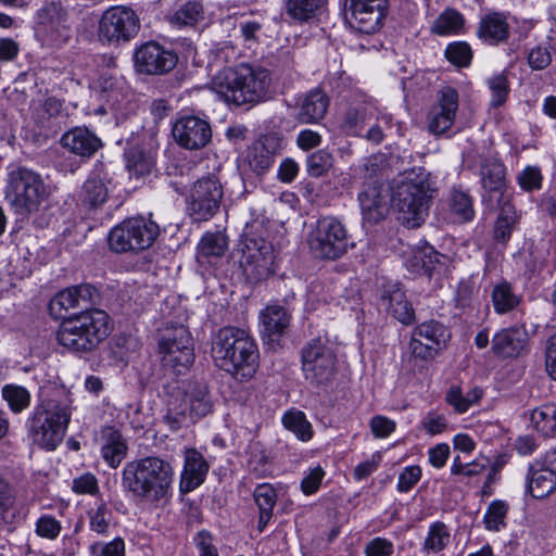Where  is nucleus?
<instances>
[{"instance_id":"69168bd1","label":"nucleus","mask_w":556,"mask_h":556,"mask_svg":"<svg viewBox=\"0 0 556 556\" xmlns=\"http://www.w3.org/2000/svg\"><path fill=\"white\" fill-rule=\"evenodd\" d=\"M421 478V468L417 465L407 466L399 476L397 490L402 493L410 491Z\"/></svg>"},{"instance_id":"864d4df0","label":"nucleus","mask_w":556,"mask_h":556,"mask_svg":"<svg viewBox=\"0 0 556 556\" xmlns=\"http://www.w3.org/2000/svg\"><path fill=\"white\" fill-rule=\"evenodd\" d=\"M444 55L455 66L467 67L472 60V50L466 41H455L446 46Z\"/></svg>"},{"instance_id":"f257e3e1","label":"nucleus","mask_w":556,"mask_h":556,"mask_svg":"<svg viewBox=\"0 0 556 556\" xmlns=\"http://www.w3.org/2000/svg\"><path fill=\"white\" fill-rule=\"evenodd\" d=\"M175 470L172 463L156 455L127 462L121 472V486L131 500L154 507L173 497Z\"/></svg>"},{"instance_id":"bf43d9fd","label":"nucleus","mask_w":556,"mask_h":556,"mask_svg":"<svg viewBox=\"0 0 556 556\" xmlns=\"http://www.w3.org/2000/svg\"><path fill=\"white\" fill-rule=\"evenodd\" d=\"M444 332L445 329L440 323L429 321L416 327L412 334L421 340H428L431 345L439 349Z\"/></svg>"},{"instance_id":"6ab92c4d","label":"nucleus","mask_w":556,"mask_h":556,"mask_svg":"<svg viewBox=\"0 0 556 556\" xmlns=\"http://www.w3.org/2000/svg\"><path fill=\"white\" fill-rule=\"evenodd\" d=\"M138 72L148 75H162L172 71L178 61L177 54L161 45L150 41L139 47L134 55Z\"/></svg>"},{"instance_id":"680f3d73","label":"nucleus","mask_w":556,"mask_h":556,"mask_svg":"<svg viewBox=\"0 0 556 556\" xmlns=\"http://www.w3.org/2000/svg\"><path fill=\"white\" fill-rule=\"evenodd\" d=\"M203 8L198 1L185 3L176 13L175 21L180 25H193L202 18Z\"/></svg>"},{"instance_id":"4468645a","label":"nucleus","mask_w":556,"mask_h":556,"mask_svg":"<svg viewBox=\"0 0 556 556\" xmlns=\"http://www.w3.org/2000/svg\"><path fill=\"white\" fill-rule=\"evenodd\" d=\"M139 29V16L129 7H111L103 12L99 21L100 39L112 45L130 41Z\"/></svg>"},{"instance_id":"052dcab7","label":"nucleus","mask_w":556,"mask_h":556,"mask_svg":"<svg viewBox=\"0 0 556 556\" xmlns=\"http://www.w3.org/2000/svg\"><path fill=\"white\" fill-rule=\"evenodd\" d=\"M91 556H125V542L122 538H114L110 542H94L89 546Z\"/></svg>"},{"instance_id":"e433bc0d","label":"nucleus","mask_w":556,"mask_h":556,"mask_svg":"<svg viewBox=\"0 0 556 556\" xmlns=\"http://www.w3.org/2000/svg\"><path fill=\"white\" fill-rule=\"evenodd\" d=\"M388 312L404 325H409L415 318L414 309L406 300L404 292L396 288L382 298Z\"/></svg>"},{"instance_id":"ddd939ff","label":"nucleus","mask_w":556,"mask_h":556,"mask_svg":"<svg viewBox=\"0 0 556 556\" xmlns=\"http://www.w3.org/2000/svg\"><path fill=\"white\" fill-rule=\"evenodd\" d=\"M239 265L250 282H260L275 273V251L264 238L248 237L242 241Z\"/></svg>"},{"instance_id":"c9c22d12","label":"nucleus","mask_w":556,"mask_h":556,"mask_svg":"<svg viewBox=\"0 0 556 556\" xmlns=\"http://www.w3.org/2000/svg\"><path fill=\"white\" fill-rule=\"evenodd\" d=\"M66 116L64 102L53 96L47 97L35 111L36 123L46 129L60 127Z\"/></svg>"},{"instance_id":"e2e57ef3","label":"nucleus","mask_w":556,"mask_h":556,"mask_svg":"<svg viewBox=\"0 0 556 556\" xmlns=\"http://www.w3.org/2000/svg\"><path fill=\"white\" fill-rule=\"evenodd\" d=\"M61 530V522L50 515H43L36 521L35 532L40 538L55 540Z\"/></svg>"},{"instance_id":"bb28decb","label":"nucleus","mask_w":556,"mask_h":556,"mask_svg":"<svg viewBox=\"0 0 556 556\" xmlns=\"http://www.w3.org/2000/svg\"><path fill=\"white\" fill-rule=\"evenodd\" d=\"M208 464L195 448L185 451L184 469L180 478V490L190 492L200 486L207 475Z\"/></svg>"},{"instance_id":"393cba45","label":"nucleus","mask_w":556,"mask_h":556,"mask_svg":"<svg viewBox=\"0 0 556 556\" xmlns=\"http://www.w3.org/2000/svg\"><path fill=\"white\" fill-rule=\"evenodd\" d=\"M279 151V139L273 135L264 136L249 147L247 162L255 174L262 175L273 166Z\"/></svg>"},{"instance_id":"774afa93","label":"nucleus","mask_w":556,"mask_h":556,"mask_svg":"<svg viewBox=\"0 0 556 556\" xmlns=\"http://www.w3.org/2000/svg\"><path fill=\"white\" fill-rule=\"evenodd\" d=\"M552 62V54L546 47H535L528 53V63L534 71L546 68Z\"/></svg>"},{"instance_id":"37998d69","label":"nucleus","mask_w":556,"mask_h":556,"mask_svg":"<svg viewBox=\"0 0 556 556\" xmlns=\"http://www.w3.org/2000/svg\"><path fill=\"white\" fill-rule=\"evenodd\" d=\"M530 421L542 435L553 437L556 433V404L547 403L534 408Z\"/></svg>"},{"instance_id":"aec40b11","label":"nucleus","mask_w":556,"mask_h":556,"mask_svg":"<svg viewBox=\"0 0 556 556\" xmlns=\"http://www.w3.org/2000/svg\"><path fill=\"white\" fill-rule=\"evenodd\" d=\"M457 110L458 92L456 89L450 86L442 88L427 116L429 131L435 136L447 132L454 125Z\"/></svg>"},{"instance_id":"a211bd4d","label":"nucleus","mask_w":556,"mask_h":556,"mask_svg":"<svg viewBox=\"0 0 556 556\" xmlns=\"http://www.w3.org/2000/svg\"><path fill=\"white\" fill-rule=\"evenodd\" d=\"M388 0H344L345 18L359 33L377 31L387 14Z\"/></svg>"},{"instance_id":"a19ab883","label":"nucleus","mask_w":556,"mask_h":556,"mask_svg":"<svg viewBox=\"0 0 556 556\" xmlns=\"http://www.w3.org/2000/svg\"><path fill=\"white\" fill-rule=\"evenodd\" d=\"M451 543V533L442 521H435L429 526L427 535L421 545V552L426 555L438 554Z\"/></svg>"},{"instance_id":"9b49d317","label":"nucleus","mask_w":556,"mask_h":556,"mask_svg":"<svg viewBox=\"0 0 556 556\" xmlns=\"http://www.w3.org/2000/svg\"><path fill=\"white\" fill-rule=\"evenodd\" d=\"M159 349L163 366L175 374H184L194 361L193 340L182 325L165 328Z\"/></svg>"},{"instance_id":"5fc2aeb1","label":"nucleus","mask_w":556,"mask_h":556,"mask_svg":"<svg viewBox=\"0 0 556 556\" xmlns=\"http://www.w3.org/2000/svg\"><path fill=\"white\" fill-rule=\"evenodd\" d=\"M333 157L326 150H318L307 156L306 169L311 177L319 178L332 167Z\"/></svg>"},{"instance_id":"f3484780","label":"nucleus","mask_w":556,"mask_h":556,"mask_svg":"<svg viewBox=\"0 0 556 556\" xmlns=\"http://www.w3.org/2000/svg\"><path fill=\"white\" fill-rule=\"evenodd\" d=\"M101 299L99 290L90 283H80L59 291L49 303L50 315L55 319L67 318L71 309H91Z\"/></svg>"},{"instance_id":"79ce46f5","label":"nucleus","mask_w":556,"mask_h":556,"mask_svg":"<svg viewBox=\"0 0 556 556\" xmlns=\"http://www.w3.org/2000/svg\"><path fill=\"white\" fill-rule=\"evenodd\" d=\"M465 18L455 9H445L431 25V33L439 36L458 35L463 31Z\"/></svg>"},{"instance_id":"a878e982","label":"nucleus","mask_w":556,"mask_h":556,"mask_svg":"<svg viewBox=\"0 0 556 556\" xmlns=\"http://www.w3.org/2000/svg\"><path fill=\"white\" fill-rule=\"evenodd\" d=\"M60 142L64 149L81 157H91L103 146L102 140L86 127L66 131Z\"/></svg>"},{"instance_id":"7ed1b4c3","label":"nucleus","mask_w":556,"mask_h":556,"mask_svg":"<svg viewBox=\"0 0 556 556\" xmlns=\"http://www.w3.org/2000/svg\"><path fill=\"white\" fill-rule=\"evenodd\" d=\"M211 352L216 366L239 379H250L256 370L258 349L243 329L220 328L213 338Z\"/></svg>"},{"instance_id":"20e7f679","label":"nucleus","mask_w":556,"mask_h":556,"mask_svg":"<svg viewBox=\"0 0 556 556\" xmlns=\"http://www.w3.org/2000/svg\"><path fill=\"white\" fill-rule=\"evenodd\" d=\"M435 179L424 167L392 188L391 201L396 219L408 228L419 227L428 216L429 204L435 192Z\"/></svg>"},{"instance_id":"c756f323","label":"nucleus","mask_w":556,"mask_h":556,"mask_svg":"<svg viewBox=\"0 0 556 556\" xmlns=\"http://www.w3.org/2000/svg\"><path fill=\"white\" fill-rule=\"evenodd\" d=\"M102 439L101 456L109 467L115 469L127 456V442L122 433L113 427H106L102 430Z\"/></svg>"},{"instance_id":"3c124183","label":"nucleus","mask_w":556,"mask_h":556,"mask_svg":"<svg viewBox=\"0 0 556 556\" xmlns=\"http://www.w3.org/2000/svg\"><path fill=\"white\" fill-rule=\"evenodd\" d=\"M2 397L8 402L13 413H21L30 404V393L26 388L16 384H7L2 389Z\"/></svg>"},{"instance_id":"a18cd8bd","label":"nucleus","mask_w":556,"mask_h":556,"mask_svg":"<svg viewBox=\"0 0 556 556\" xmlns=\"http://www.w3.org/2000/svg\"><path fill=\"white\" fill-rule=\"evenodd\" d=\"M326 0H287V14L295 21L306 22L324 8Z\"/></svg>"},{"instance_id":"338daca9","label":"nucleus","mask_w":556,"mask_h":556,"mask_svg":"<svg viewBox=\"0 0 556 556\" xmlns=\"http://www.w3.org/2000/svg\"><path fill=\"white\" fill-rule=\"evenodd\" d=\"M393 552V543L379 536L370 540L364 548L365 556H392Z\"/></svg>"},{"instance_id":"8fccbe9b","label":"nucleus","mask_w":556,"mask_h":556,"mask_svg":"<svg viewBox=\"0 0 556 556\" xmlns=\"http://www.w3.org/2000/svg\"><path fill=\"white\" fill-rule=\"evenodd\" d=\"M285 427L291 430L300 440L308 441L313 437V428L303 412H288L282 418Z\"/></svg>"},{"instance_id":"c85d7f7f","label":"nucleus","mask_w":556,"mask_h":556,"mask_svg":"<svg viewBox=\"0 0 556 556\" xmlns=\"http://www.w3.org/2000/svg\"><path fill=\"white\" fill-rule=\"evenodd\" d=\"M477 35L490 45H498L509 37L507 16L501 12L485 14L478 26Z\"/></svg>"},{"instance_id":"39448f33","label":"nucleus","mask_w":556,"mask_h":556,"mask_svg":"<svg viewBox=\"0 0 556 556\" xmlns=\"http://www.w3.org/2000/svg\"><path fill=\"white\" fill-rule=\"evenodd\" d=\"M52 188L42 176L26 166H11L8 172L4 198L14 212L30 217L48 207Z\"/></svg>"},{"instance_id":"6e6552de","label":"nucleus","mask_w":556,"mask_h":556,"mask_svg":"<svg viewBox=\"0 0 556 556\" xmlns=\"http://www.w3.org/2000/svg\"><path fill=\"white\" fill-rule=\"evenodd\" d=\"M71 417L72 409L66 401L42 402L36 405L28 420V433L41 448L53 451L62 443Z\"/></svg>"},{"instance_id":"9d476101","label":"nucleus","mask_w":556,"mask_h":556,"mask_svg":"<svg viewBox=\"0 0 556 556\" xmlns=\"http://www.w3.org/2000/svg\"><path fill=\"white\" fill-rule=\"evenodd\" d=\"M160 235L159 225L142 216L127 218L109 232V248L115 253L148 250Z\"/></svg>"},{"instance_id":"58836bf2","label":"nucleus","mask_w":556,"mask_h":556,"mask_svg":"<svg viewBox=\"0 0 556 556\" xmlns=\"http://www.w3.org/2000/svg\"><path fill=\"white\" fill-rule=\"evenodd\" d=\"M371 112L368 105L364 103L351 104L341 122V129L349 136H358L364 129Z\"/></svg>"},{"instance_id":"f03ea898","label":"nucleus","mask_w":556,"mask_h":556,"mask_svg":"<svg viewBox=\"0 0 556 556\" xmlns=\"http://www.w3.org/2000/svg\"><path fill=\"white\" fill-rule=\"evenodd\" d=\"M270 72L247 63L219 71L211 81V89L236 106L254 105L269 98Z\"/></svg>"},{"instance_id":"423d86ee","label":"nucleus","mask_w":556,"mask_h":556,"mask_svg":"<svg viewBox=\"0 0 556 556\" xmlns=\"http://www.w3.org/2000/svg\"><path fill=\"white\" fill-rule=\"evenodd\" d=\"M111 332L110 316L91 308L64 318L56 331L58 342L75 353L94 351Z\"/></svg>"},{"instance_id":"0eeeda50","label":"nucleus","mask_w":556,"mask_h":556,"mask_svg":"<svg viewBox=\"0 0 556 556\" xmlns=\"http://www.w3.org/2000/svg\"><path fill=\"white\" fill-rule=\"evenodd\" d=\"M213 410L207 386L200 381H184L168 402L165 422L173 431L193 425Z\"/></svg>"},{"instance_id":"7c9ffc66","label":"nucleus","mask_w":556,"mask_h":556,"mask_svg":"<svg viewBox=\"0 0 556 556\" xmlns=\"http://www.w3.org/2000/svg\"><path fill=\"white\" fill-rule=\"evenodd\" d=\"M483 189L497 200L510 198L506 193L505 166L497 160H485L480 168Z\"/></svg>"},{"instance_id":"5701e85b","label":"nucleus","mask_w":556,"mask_h":556,"mask_svg":"<svg viewBox=\"0 0 556 556\" xmlns=\"http://www.w3.org/2000/svg\"><path fill=\"white\" fill-rule=\"evenodd\" d=\"M528 489L535 498H545L556 490V450L545 453L529 469Z\"/></svg>"},{"instance_id":"f704fd0d","label":"nucleus","mask_w":556,"mask_h":556,"mask_svg":"<svg viewBox=\"0 0 556 556\" xmlns=\"http://www.w3.org/2000/svg\"><path fill=\"white\" fill-rule=\"evenodd\" d=\"M496 201L500 213L494 224L493 238L496 242L505 244L510 239L511 232L519 220V216L510 198Z\"/></svg>"},{"instance_id":"4c0bfd02","label":"nucleus","mask_w":556,"mask_h":556,"mask_svg":"<svg viewBox=\"0 0 556 556\" xmlns=\"http://www.w3.org/2000/svg\"><path fill=\"white\" fill-rule=\"evenodd\" d=\"M439 262L438 252L430 245L415 248L406 260L407 268L418 275H430Z\"/></svg>"},{"instance_id":"6e6d98bb","label":"nucleus","mask_w":556,"mask_h":556,"mask_svg":"<svg viewBox=\"0 0 556 556\" xmlns=\"http://www.w3.org/2000/svg\"><path fill=\"white\" fill-rule=\"evenodd\" d=\"M112 519V511L101 500L94 510L89 511V528L97 534H106Z\"/></svg>"},{"instance_id":"f8f14e48","label":"nucleus","mask_w":556,"mask_h":556,"mask_svg":"<svg viewBox=\"0 0 556 556\" xmlns=\"http://www.w3.org/2000/svg\"><path fill=\"white\" fill-rule=\"evenodd\" d=\"M36 36L41 45L60 50L73 40V29L67 23L66 10L56 2H50L37 12Z\"/></svg>"},{"instance_id":"4be33fe9","label":"nucleus","mask_w":556,"mask_h":556,"mask_svg":"<svg viewBox=\"0 0 556 556\" xmlns=\"http://www.w3.org/2000/svg\"><path fill=\"white\" fill-rule=\"evenodd\" d=\"M173 136L180 147L198 150L210 142L212 130L206 121L197 116H184L174 124Z\"/></svg>"},{"instance_id":"72a5a7b5","label":"nucleus","mask_w":556,"mask_h":556,"mask_svg":"<svg viewBox=\"0 0 556 556\" xmlns=\"http://www.w3.org/2000/svg\"><path fill=\"white\" fill-rule=\"evenodd\" d=\"M228 248V239L222 231L206 232L197 248V260L200 264H213L224 256Z\"/></svg>"},{"instance_id":"412c9836","label":"nucleus","mask_w":556,"mask_h":556,"mask_svg":"<svg viewBox=\"0 0 556 556\" xmlns=\"http://www.w3.org/2000/svg\"><path fill=\"white\" fill-rule=\"evenodd\" d=\"M93 92L102 102L100 111L105 112L104 105L112 111L122 110L128 101L130 88L121 75L111 72H103L93 83Z\"/></svg>"},{"instance_id":"603ef678","label":"nucleus","mask_w":556,"mask_h":556,"mask_svg":"<svg viewBox=\"0 0 556 556\" xmlns=\"http://www.w3.org/2000/svg\"><path fill=\"white\" fill-rule=\"evenodd\" d=\"M507 513L508 505L506 502L501 500L493 501L488 506L483 517L485 528L491 531H500L505 526Z\"/></svg>"},{"instance_id":"2eb2a0df","label":"nucleus","mask_w":556,"mask_h":556,"mask_svg":"<svg viewBox=\"0 0 556 556\" xmlns=\"http://www.w3.org/2000/svg\"><path fill=\"white\" fill-rule=\"evenodd\" d=\"M337 357L320 339H313L302 350V369L305 379L314 384L329 383L336 374Z\"/></svg>"},{"instance_id":"de8ad7c7","label":"nucleus","mask_w":556,"mask_h":556,"mask_svg":"<svg viewBox=\"0 0 556 556\" xmlns=\"http://www.w3.org/2000/svg\"><path fill=\"white\" fill-rule=\"evenodd\" d=\"M84 203L91 208L101 206L108 199V187L98 175L90 176L84 184Z\"/></svg>"},{"instance_id":"ea45409f","label":"nucleus","mask_w":556,"mask_h":556,"mask_svg":"<svg viewBox=\"0 0 556 556\" xmlns=\"http://www.w3.org/2000/svg\"><path fill=\"white\" fill-rule=\"evenodd\" d=\"M264 331L267 336H281L289 327L290 315L279 305H269L261 313Z\"/></svg>"},{"instance_id":"b1692460","label":"nucleus","mask_w":556,"mask_h":556,"mask_svg":"<svg viewBox=\"0 0 556 556\" xmlns=\"http://www.w3.org/2000/svg\"><path fill=\"white\" fill-rule=\"evenodd\" d=\"M358 202L364 219L369 223H378L389 213L388 193L383 192L382 185L377 179L364 185Z\"/></svg>"},{"instance_id":"13d9d810","label":"nucleus","mask_w":556,"mask_h":556,"mask_svg":"<svg viewBox=\"0 0 556 556\" xmlns=\"http://www.w3.org/2000/svg\"><path fill=\"white\" fill-rule=\"evenodd\" d=\"M488 86L492 92L490 105L498 108L505 103L509 93L508 79L504 74L495 75L488 79Z\"/></svg>"},{"instance_id":"2f4dec72","label":"nucleus","mask_w":556,"mask_h":556,"mask_svg":"<svg viewBox=\"0 0 556 556\" xmlns=\"http://www.w3.org/2000/svg\"><path fill=\"white\" fill-rule=\"evenodd\" d=\"M329 98L320 89H313L299 101L298 118L302 123H315L327 113Z\"/></svg>"},{"instance_id":"4d7b16f0","label":"nucleus","mask_w":556,"mask_h":556,"mask_svg":"<svg viewBox=\"0 0 556 556\" xmlns=\"http://www.w3.org/2000/svg\"><path fill=\"white\" fill-rule=\"evenodd\" d=\"M253 496L260 513L273 514L277 502V493L271 484H258L254 490Z\"/></svg>"},{"instance_id":"cd10ccee","label":"nucleus","mask_w":556,"mask_h":556,"mask_svg":"<svg viewBox=\"0 0 556 556\" xmlns=\"http://www.w3.org/2000/svg\"><path fill=\"white\" fill-rule=\"evenodd\" d=\"M526 345V333L517 327L504 328L492 339V351L502 357H516Z\"/></svg>"},{"instance_id":"1a4fd4ad","label":"nucleus","mask_w":556,"mask_h":556,"mask_svg":"<svg viewBox=\"0 0 556 556\" xmlns=\"http://www.w3.org/2000/svg\"><path fill=\"white\" fill-rule=\"evenodd\" d=\"M311 253L320 260L336 261L354 244L345 226L336 217L325 216L317 220L307 237Z\"/></svg>"},{"instance_id":"c03bdc74","label":"nucleus","mask_w":556,"mask_h":556,"mask_svg":"<svg viewBox=\"0 0 556 556\" xmlns=\"http://www.w3.org/2000/svg\"><path fill=\"white\" fill-rule=\"evenodd\" d=\"M481 396L482 390L479 388H473L464 394L459 387L452 386L446 392L445 401L456 413L463 414L466 413L470 406L478 403Z\"/></svg>"},{"instance_id":"473e14b6","label":"nucleus","mask_w":556,"mask_h":556,"mask_svg":"<svg viewBox=\"0 0 556 556\" xmlns=\"http://www.w3.org/2000/svg\"><path fill=\"white\" fill-rule=\"evenodd\" d=\"M126 168L137 179L150 175L155 166V153L142 146H131L124 153Z\"/></svg>"},{"instance_id":"0e129e2a","label":"nucleus","mask_w":556,"mask_h":556,"mask_svg":"<svg viewBox=\"0 0 556 556\" xmlns=\"http://www.w3.org/2000/svg\"><path fill=\"white\" fill-rule=\"evenodd\" d=\"M542 179L541 170L536 166H527L517 177L520 188L528 192L541 189Z\"/></svg>"},{"instance_id":"49530a36","label":"nucleus","mask_w":556,"mask_h":556,"mask_svg":"<svg viewBox=\"0 0 556 556\" xmlns=\"http://www.w3.org/2000/svg\"><path fill=\"white\" fill-rule=\"evenodd\" d=\"M492 302L495 312L505 314L518 306L520 298L513 291L508 282L503 281L493 288Z\"/></svg>"},{"instance_id":"09e8293b","label":"nucleus","mask_w":556,"mask_h":556,"mask_svg":"<svg viewBox=\"0 0 556 556\" xmlns=\"http://www.w3.org/2000/svg\"><path fill=\"white\" fill-rule=\"evenodd\" d=\"M450 210L454 222H469L475 216L472 200L470 195L462 190H453L450 197Z\"/></svg>"},{"instance_id":"dca6fc26","label":"nucleus","mask_w":556,"mask_h":556,"mask_svg":"<svg viewBox=\"0 0 556 556\" xmlns=\"http://www.w3.org/2000/svg\"><path fill=\"white\" fill-rule=\"evenodd\" d=\"M223 198V188L215 176H206L198 179L188 199L189 215L195 222H204L212 218L219 210Z\"/></svg>"}]
</instances>
